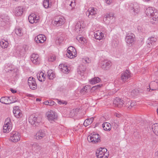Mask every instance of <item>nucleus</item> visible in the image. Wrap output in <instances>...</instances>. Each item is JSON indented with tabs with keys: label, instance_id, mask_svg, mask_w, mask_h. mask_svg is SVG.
<instances>
[{
	"label": "nucleus",
	"instance_id": "20",
	"mask_svg": "<svg viewBox=\"0 0 158 158\" xmlns=\"http://www.w3.org/2000/svg\"><path fill=\"white\" fill-rule=\"evenodd\" d=\"M45 135V131L43 130H40L36 133L35 135V138L37 140L41 139L44 137Z\"/></svg>",
	"mask_w": 158,
	"mask_h": 158
},
{
	"label": "nucleus",
	"instance_id": "30",
	"mask_svg": "<svg viewBox=\"0 0 158 158\" xmlns=\"http://www.w3.org/2000/svg\"><path fill=\"white\" fill-rule=\"evenodd\" d=\"M102 127L105 131H110L111 130V126L110 124L107 122H105L102 124Z\"/></svg>",
	"mask_w": 158,
	"mask_h": 158
},
{
	"label": "nucleus",
	"instance_id": "53",
	"mask_svg": "<svg viewBox=\"0 0 158 158\" xmlns=\"http://www.w3.org/2000/svg\"><path fill=\"white\" fill-rule=\"evenodd\" d=\"M55 102L53 101H49L48 105L52 106L54 105Z\"/></svg>",
	"mask_w": 158,
	"mask_h": 158
},
{
	"label": "nucleus",
	"instance_id": "9",
	"mask_svg": "<svg viewBox=\"0 0 158 158\" xmlns=\"http://www.w3.org/2000/svg\"><path fill=\"white\" fill-rule=\"evenodd\" d=\"M28 83L30 88L32 90H35L37 88V85L35 78L30 77L28 80Z\"/></svg>",
	"mask_w": 158,
	"mask_h": 158
},
{
	"label": "nucleus",
	"instance_id": "1",
	"mask_svg": "<svg viewBox=\"0 0 158 158\" xmlns=\"http://www.w3.org/2000/svg\"><path fill=\"white\" fill-rule=\"evenodd\" d=\"M89 142L96 143L101 141L100 136L97 133H92L89 135L87 138Z\"/></svg>",
	"mask_w": 158,
	"mask_h": 158
},
{
	"label": "nucleus",
	"instance_id": "46",
	"mask_svg": "<svg viewBox=\"0 0 158 158\" xmlns=\"http://www.w3.org/2000/svg\"><path fill=\"white\" fill-rule=\"evenodd\" d=\"M69 2H70V4H69V6H71L72 8L74 7L75 5V2H73L71 0H66V3H69Z\"/></svg>",
	"mask_w": 158,
	"mask_h": 158
},
{
	"label": "nucleus",
	"instance_id": "8",
	"mask_svg": "<svg viewBox=\"0 0 158 158\" xmlns=\"http://www.w3.org/2000/svg\"><path fill=\"white\" fill-rule=\"evenodd\" d=\"M20 135L19 132L13 131L10 133V139L13 142H17L20 139Z\"/></svg>",
	"mask_w": 158,
	"mask_h": 158
},
{
	"label": "nucleus",
	"instance_id": "21",
	"mask_svg": "<svg viewBox=\"0 0 158 158\" xmlns=\"http://www.w3.org/2000/svg\"><path fill=\"white\" fill-rule=\"evenodd\" d=\"M46 40L45 36L44 35H39L35 37V40L37 43H43Z\"/></svg>",
	"mask_w": 158,
	"mask_h": 158
},
{
	"label": "nucleus",
	"instance_id": "26",
	"mask_svg": "<svg viewBox=\"0 0 158 158\" xmlns=\"http://www.w3.org/2000/svg\"><path fill=\"white\" fill-rule=\"evenodd\" d=\"M23 13V9L21 6H18L15 8V16H21Z\"/></svg>",
	"mask_w": 158,
	"mask_h": 158
},
{
	"label": "nucleus",
	"instance_id": "17",
	"mask_svg": "<svg viewBox=\"0 0 158 158\" xmlns=\"http://www.w3.org/2000/svg\"><path fill=\"white\" fill-rule=\"evenodd\" d=\"M9 19V16L5 15H2L0 17V25L3 27L6 25V22H8Z\"/></svg>",
	"mask_w": 158,
	"mask_h": 158
},
{
	"label": "nucleus",
	"instance_id": "40",
	"mask_svg": "<svg viewBox=\"0 0 158 158\" xmlns=\"http://www.w3.org/2000/svg\"><path fill=\"white\" fill-rule=\"evenodd\" d=\"M43 5L45 8H48L51 6V4H49V0H44L43 3Z\"/></svg>",
	"mask_w": 158,
	"mask_h": 158
},
{
	"label": "nucleus",
	"instance_id": "59",
	"mask_svg": "<svg viewBox=\"0 0 158 158\" xmlns=\"http://www.w3.org/2000/svg\"><path fill=\"white\" fill-rule=\"evenodd\" d=\"M11 91L13 93H15L16 92V90H14L13 89H10Z\"/></svg>",
	"mask_w": 158,
	"mask_h": 158
},
{
	"label": "nucleus",
	"instance_id": "32",
	"mask_svg": "<svg viewBox=\"0 0 158 158\" xmlns=\"http://www.w3.org/2000/svg\"><path fill=\"white\" fill-rule=\"evenodd\" d=\"M37 76L38 79L39 81L42 82L45 80V76L44 75L43 73L41 72L40 74H37Z\"/></svg>",
	"mask_w": 158,
	"mask_h": 158
},
{
	"label": "nucleus",
	"instance_id": "19",
	"mask_svg": "<svg viewBox=\"0 0 158 158\" xmlns=\"http://www.w3.org/2000/svg\"><path fill=\"white\" fill-rule=\"evenodd\" d=\"M86 69V67L82 65H80L78 67L77 69V73L78 74L80 75V76H81V77H82L81 78L84 77V74Z\"/></svg>",
	"mask_w": 158,
	"mask_h": 158
},
{
	"label": "nucleus",
	"instance_id": "52",
	"mask_svg": "<svg viewBox=\"0 0 158 158\" xmlns=\"http://www.w3.org/2000/svg\"><path fill=\"white\" fill-rule=\"evenodd\" d=\"M135 102L132 101H131V104L130 106V107H129L130 109H131V108H132L134 106H135Z\"/></svg>",
	"mask_w": 158,
	"mask_h": 158
},
{
	"label": "nucleus",
	"instance_id": "57",
	"mask_svg": "<svg viewBox=\"0 0 158 158\" xmlns=\"http://www.w3.org/2000/svg\"><path fill=\"white\" fill-rule=\"evenodd\" d=\"M38 17H36H36L35 18H34V20L35 21H37V22H38Z\"/></svg>",
	"mask_w": 158,
	"mask_h": 158
},
{
	"label": "nucleus",
	"instance_id": "10",
	"mask_svg": "<svg viewBox=\"0 0 158 158\" xmlns=\"http://www.w3.org/2000/svg\"><path fill=\"white\" fill-rule=\"evenodd\" d=\"M135 35L131 33H128L126 36V40L127 43L128 44H132L135 41Z\"/></svg>",
	"mask_w": 158,
	"mask_h": 158
},
{
	"label": "nucleus",
	"instance_id": "47",
	"mask_svg": "<svg viewBox=\"0 0 158 158\" xmlns=\"http://www.w3.org/2000/svg\"><path fill=\"white\" fill-rule=\"evenodd\" d=\"M56 57L55 55H53L49 58L48 60L49 61L52 62L56 60Z\"/></svg>",
	"mask_w": 158,
	"mask_h": 158
},
{
	"label": "nucleus",
	"instance_id": "38",
	"mask_svg": "<svg viewBox=\"0 0 158 158\" xmlns=\"http://www.w3.org/2000/svg\"><path fill=\"white\" fill-rule=\"evenodd\" d=\"M101 80L100 78L98 77H94L92 79L89 80L90 83L92 84H94L96 83H98L100 82Z\"/></svg>",
	"mask_w": 158,
	"mask_h": 158
},
{
	"label": "nucleus",
	"instance_id": "24",
	"mask_svg": "<svg viewBox=\"0 0 158 158\" xmlns=\"http://www.w3.org/2000/svg\"><path fill=\"white\" fill-rule=\"evenodd\" d=\"M129 8L132 14H135L139 12V6L138 5L135 6L134 5H131Z\"/></svg>",
	"mask_w": 158,
	"mask_h": 158
},
{
	"label": "nucleus",
	"instance_id": "36",
	"mask_svg": "<svg viewBox=\"0 0 158 158\" xmlns=\"http://www.w3.org/2000/svg\"><path fill=\"white\" fill-rule=\"evenodd\" d=\"M8 44V41L4 40L3 39L0 42V45L2 48H7Z\"/></svg>",
	"mask_w": 158,
	"mask_h": 158
},
{
	"label": "nucleus",
	"instance_id": "16",
	"mask_svg": "<svg viewBox=\"0 0 158 158\" xmlns=\"http://www.w3.org/2000/svg\"><path fill=\"white\" fill-rule=\"evenodd\" d=\"M32 150L35 152H38L41 149V147L40 144L37 143H34L31 144Z\"/></svg>",
	"mask_w": 158,
	"mask_h": 158
},
{
	"label": "nucleus",
	"instance_id": "43",
	"mask_svg": "<svg viewBox=\"0 0 158 158\" xmlns=\"http://www.w3.org/2000/svg\"><path fill=\"white\" fill-rule=\"evenodd\" d=\"M152 16V17L153 20L156 21L158 18V12L156 11L154 12Z\"/></svg>",
	"mask_w": 158,
	"mask_h": 158
},
{
	"label": "nucleus",
	"instance_id": "31",
	"mask_svg": "<svg viewBox=\"0 0 158 158\" xmlns=\"http://www.w3.org/2000/svg\"><path fill=\"white\" fill-rule=\"evenodd\" d=\"M152 129L156 135L158 136V123H156L152 125Z\"/></svg>",
	"mask_w": 158,
	"mask_h": 158
},
{
	"label": "nucleus",
	"instance_id": "4",
	"mask_svg": "<svg viewBox=\"0 0 158 158\" xmlns=\"http://www.w3.org/2000/svg\"><path fill=\"white\" fill-rule=\"evenodd\" d=\"M67 56L69 58H73L77 56L76 49L73 47L71 46L69 47L67 50Z\"/></svg>",
	"mask_w": 158,
	"mask_h": 158
},
{
	"label": "nucleus",
	"instance_id": "56",
	"mask_svg": "<svg viewBox=\"0 0 158 158\" xmlns=\"http://www.w3.org/2000/svg\"><path fill=\"white\" fill-rule=\"evenodd\" d=\"M43 103L44 104L48 105L49 101H45L43 102Z\"/></svg>",
	"mask_w": 158,
	"mask_h": 158
},
{
	"label": "nucleus",
	"instance_id": "15",
	"mask_svg": "<svg viewBox=\"0 0 158 158\" xmlns=\"http://www.w3.org/2000/svg\"><path fill=\"white\" fill-rule=\"evenodd\" d=\"M83 23L84 21L82 20H80L77 23L75 27V30L76 32L80 33L81 30V28L82 27V28H84L83 25Z\"/></svg>",
	"mask_w": 158,
	"mask_h": 158
},
{
	"label": "nucleus",
	"instance_id": "23",
	"mask_svg": "<svg viewBox=\"0 0 158 158\" xmlns=\"http://www.w3.org/2000/svg\"><path fill=\"white\" fill-rule=\"evenodd\" d=\"M151 85H152L153 87L152 88L149 86V88H148L147 91H150V90H156L158 89V80H156L154 81L151 82Z\"/></svg>",
	"mask_w": 158,
	"mask_h": 158
},
{
	"label": "nucleus",
	"instance_id": "2",
	"mask_svg": "<svg viewBox=\"0 0 158 158\" xmlns=\"http://www.w3.org/2000/svg\"><path fill=\"white\" fill-rule=\"evenodd\" d=\"M41 118L40 116L36 115L34 117L31 116L29 118L30 123L34 126H38L41 122Z\"/></svg>",
	"mask_w": 158,
	"mask_h": 158
},
{
	"label": "nucleus",
	"instance_id": "28",
	"mask_svg": "<svg viewBox=\"0 0 158 158\" xmlns=\"http://www.w3.org/2000/svg\"><path fill=\"white\" fill-rule=\"evenodd\" d=\"M113 15L111 14H108L104 16L103 20L106 23L108 24L110 23V20L113 19Z\"/></svg>",
	"mask_w": 158,
	"mask_h": 158
},
{
	"label": "nucleus",
	"instance_id": "3",
	"mask_svg": "<svg viewBox=\"0 0 158 158\" xmlns=\"http://www.w3.org/2000/svg\"><path fill=\"white\" fill-rule=\"evenodd\" d=\"M131 77V72L127 69L121 72L120 78L123 82H124L128 81Z\"/></svg>",
	"mask_w": 158,
	"mask_h": 158
},
{
	"label": "nucleus",
	"instance_id": "25",
	"mask_svg": "<svg viewBox=\"0 0 158 158\" xmlns=\"http://www.w3.org/2000/svg\"><path fill=\"white\" fill-rule=\"evenodd\" d=\"M0 102L2 103L6 104H9L13 102H12L10 100V97H4L1 98L0 99Z\"/></svg>",
	"mask_w": 158,
	"mask_h": 158
},
{
	"label": "nucleus",
	"instance_id": "11",
	"mask_svg": "<svg viewBox=\"0 0 158 158\" xmlns=\"http://www.w3.org/2000/svg\"><path fill=\"white\" fill-rule=\"evenodd\" d=\"M97 9L93 8H89L86 12V15L89 18L92 19L95 17L97 14Z\"/></svg>",
	"mask_w": 158,
	"mask_h": 158
},
{
	"label": "nucleus",
	"instance_id": "42",
	"mask_svg": "<svg viewBox=\"0 0 158 158\" xmlns=\"http://www.w3.org/2000/svg\"><path fill=\"white\" fill-rule=\"evenodd\" d=\"M15 32L19 36H22L23 35L22 29L20 28H17L15 29Z\"/></svg>",
	"mask_w": 158,
	"mask_h": 158
},
{
	"label": "nucleus",
	"instance_id": "18",
	"mask_svg": "<svg viewBox=\"0 0 158 158\" xmlns=\"http://www.w3.org/2000/svg\"><path fill=\"white\" fill-rule=\"evenodd\" d=\"M31 60L34 64H37L40 63V60L37 54L33 53L31 55Z\"/></svg>",
	"mask_w": 158,
	"mask_h": 158
},
{
	"label": "nucleus",
	"instance_id": "13",
	"mask_svg": "<svg viewBox=\"0 0 158 158\" xmlns=\"http://www.w3.org/2000/svg\"><path fill=\"white\" fill-rule=\"evenodd\" d=\"M114 106L118 108H121L124 104V101L119 98H116L113 101Z\"/></svg>",
	"mask_w": 158,
	"mask_h": 158
},
{
	"label": "nucleus",
	"instance_id": "29",
	"mask_svg": "<svg viewBox=\"0 0 158 158\" xmlns=\"http://www.w3.org/2000/svg\"><path fill=\"white\" fill-rule=\"evenodd\" d=\"M94 37L96 39L100 40L104 37V35L102 32L98 31L94 34Z\"/></svg>",
	"mask_w": 158,
	"mask_h": 158
},
{
	"label": "nucleus",
	"instance_id": "14",
	"mask_svg": "<svg viewBox=\"0 0 158 158\" xmlns=\"http://www.w3.org/2000/svg\"><path fill=\"white\" fill-rule=\"evenodd\" d=\"M13 113L15 116L17 118H20L23 116L21 111L19 109V107L17 106L14 107Z\"/></svg>",
	"mask_w": 158,
	"mask_h": 158
},
{
	"label": "nucleus",
	"instance_id": "48",
	"mask_svg": "<svg viewBox=\"0 0 158 158\" xmlns=\"http://www.w3.org/2000/svg\"><path fill=\"white\" fill-rule=\"evenodd\" d=\"M23 52V51L22 47L20 46L19 47H18V48L17 49V52L18 54H20Z\"/></svg>",
	"mask_w": 158,
	"mask_h": 158
},
{
	"label": "nucleus",
	"instance_id": "50",
	"mask_svg": "<svg viewBox=\"0 0 158 158\" xmlns=\"http://www.w3.org/2000/svg\"><path fill=\"white\" fill-rule=\"evenodd\" d=\"M102 86V85H98L96 86H93L92 87V89L93 90H95L96 89H98L100 88Z\"/></svg>",
	"mask_w": 158,
	"mask_h": 158
},
{
	"label": "nucleus",
	"instance_id": "37",
	"mask_svg": "<svg viewBox=\"0 0 158 158\" xmlns=\"http://www.w3.org/2000/svg\"><path fill=\"white\" fill-rule=\"evenodd\" d=\"M157 40V39L154 37L152 36L151 37L148 38L147 43L148 44H152V43H155Z\"/></svg>",
	"mask_w": 158,
	"mask_h": 158
},
{
	"label": "nucleus",
	"instance_id": "44",
	"mask_svg": "<svg viewBox=\"0 0 158 158\" xmlns=\"http://www.w3.org/2000/svg\"><path fill=\"white\" fill-rule=\"evenodd\" d=\"M138 91L137 90L134 89L131 92V94L132 97H135L138 94Z\"/></svg>",
	"mask_w": 158,
	"mask_h": 158
},
{
	"label": "nucleus",
	"instance_id": "51",
	"mask_svg": "<svg viewBox=\"0 0 158 158\" xmlns=\"http://www.w3.org/2000/svg\"><path fill=\"white\" fill-rule=\"evenodd\" d=\"M58 103L59 104H66L67 103V102H66L61 100L58 101Z\"/></svg>",
	"mask_w": 158,
	"mask_h": 158
},
{
	"label": "nucleus",
	"instance_id": "54",
	"mask_svg": "<svg viewBox=\"0 0 158 158\" xmlns=\"http://www.w3.org/2000/svg\"><path fill=\"white\" fill-rule=\"evenodd\" d=\"M106 3L108 4H110L112 2V0H105Z\"/></svg>",
	"mask_w": 158,
	"mask_h": 158
},
{
	"label": "nucleus",
	"instance_id": "41",
	"mask_svg": "<svg viewBox=\"0 0 158 158\" xmlns=\"http://www.w3.org/2000/svg\"><path fill=\"white\" fill-rule=\"evenodd\" d=\"M90 86L88 85L85 86L83 88H82L80 91L81 93L83 94H85L87 92L88 89H89Z\"/></svg>",
	"mask_w": 158,
	"mask_h": 158
},
{
	"label": "nucleus",
	"instance_id": "5",
	"mask_svg": "<svg viewBox=\"0 0 158 158\" xmlns=\"http://www.w3.org/2000/svg\"><path fill=\"white\" fill-rule=\"evenodd\" d=\"M107 149L105 148H100L97 150L96 153V156L98 158H106L108 157L109 154L105 152Z\"/></svg>",
	"mask_w": 158,
	"mask_h": 158
},
{
	"label": "nucleus",
	"instance_id": "34",
	"mask_svg": "<svg viewBox=\"0 0 158 158\" xmlns=\"http://www.w3.org/2000/svg\"><path fill=\"white\" fill-rule=\"evenodd\" d=\"M48 77L50 80L53 79L55 77V75L54 73L52 72V70H49L47 73Z\"/></svg>",
	"mask_w": 158,
	"mask_h": 158
},
{
	"label": "nucleus",
	"instance_id": "58",
	"mask_svg": "<svg viewBox=\"0 0 158 158\" xmlns=\"http://www.w3.org/2000/svg\"><path fill=\"white\" fill-rule=\"evenodd\" d=\"M115 116L118 118H119L120 117V115L118 113H115Z\"/></svg>",
	"mask_w": 158,
	"mask_h": 158
},
{
	"label": "nucleus",
	"instance_id": "55",
	"mask_svg": "<svg viewBox=\"0 0 158 158\" xmlns=\"http://www.w3.org/2000/svg\"><path fill=\"white\" fill-rule=\"evenodd\" d=\"M137 28L138 30L139 31H142V29H141V27H140V26H138L137 27Z\"/></svg>",
	"mask_w": 158,
	"mask_h": 158
},
{
	"label": "nucleus",
	"instance_id": "12",
	"mask_svg": "<svg viewBox=\"0 0 158 158\" xmlns=\"http://www.w3.org/2000/svg\"><path fill=\"white\" fill-rule=\"evenodd\" d=\"M48 119L50 121L54 120L56 119L57 117V115L56 114L55 112L53 110H50L48 111L46 114Z\"/></svg>",
	"mask_w": 158,
	"mask_h": 158
},
{
	"label": "nucleus",
	"instance_id": "64",
	"mask_svg": "<svg viewBox=\"0 0 158 158\" xmlns=\"http://www.w3.org/2000/svg\"><path fill=\"white\" fill-rule=\"evenodd\" d=\"M88 61H89V59H88Z\"/></svg>",
	"mask_w": 158,
	"mask_h": 158
},
{
	"label": "nucleus",
	"instance_id": "6",
	"mask_svg": "<svg viewBox=\"0 0 158 158\" xmlns=\"http://www.w3.org/2000/svg\"><path fill=\"white\" fill-rule=\"evenodd\" d=\"M11 120L10 118H8L5 121V124L3 127V132L4 133H8L11 130Z\"/></svg>",
	"mask_w": 158,
	"mask_h": 158
},
{
	"label": "nucleus",
	"instance_id": "63",
	"mask_svg": "<svg viewBox=\"0 0 158 158\" xmlns=\"http://www.w3.org/2000/svg\"><path fill=\"white\" fill-rule=\"evenodd\" d=\"M156 154H157V155L158 156V151H157Z\"/></svg>",
	"mask_w": 158,
	"mask_h": 158
},
{
	"label": "nucleus",
	"instance_id": "61",
	"mask_svg": "<svg viewBox=\"0 0 158 158\" xmlns=\"http://www.w3.org/2000/svg\"><path fill=\"white\" fill-rule=\"evenodd\" d=\"M84 61L85 63H89V62L87 61V60H85Z\"/></svg>",
	"mask_w": 158,
	"mask_h": 158
},
{
	"label": "nucleus",
	"instance_id": "22",
	"mask_svg": "<svg viewBox=\"0 0 158 158\" xmlns=\"http://www.w3.org/2000/svg\"><path fill=\"white\" fill-rule=\"evenodd\" d=\"M111 64L110 61L105 60L101 62L100 66L103 69L107 70L109 68Z\"/></svg>",
	"mask_w": 158,
	"mask_h": 158
},
{
	"label": "nucleus",
	"instance_id": "45",
	"mask_svg": "<svg viewBox=\"0 0 158 158\" xmlns=\"http://www.w3.org/2000/svg\"><path fill=\"white\" fill-rule=\"evenodd\" d=\"M131 104V101H130L129 99L127 100L126 103H125L124 105L125 106L127 107L128 108L130 109V106Z\"/></svg>",
	"mask_w": 158,
	"mask_h": 158
},
{
	"label": "nucleus",
	"instance_id": "62",
	"mask_svg": "<svg viewBox=\"0 0 158 158\" xmlns=\"http://www.w3.org/2000/svg\"><path fill=\"white\" fill-rule=\"evenodd\" d=\"M157 114L158 115V109L157 110Z\"/></svg>",
	"mask_w": 158,
	"mask_h": 158
},
{
	"label": "nucleus",
	"instance_id": "39",
	"mask_svg": "<svg viewBox=\"0 0 158 158\" xmlns=\"http://www.w3.org/2000/svg\"><path fill=\"white\" fill-rule=\"evenodd\" d=\"M146 12L148 16H152L153 15V14L154 11L152 8L149 7L146 9Z\"/></svg>",
	"mask_w": 158,
	"mask_h": 158
},
{
	"label": "nucleus",
	"instance_id": "33",
	"mask_svg": "<svg viewBox=\"0 0 158 158\" xmlns=\"http://www.w3.org/2000/svg\"><path fill=\"white\" fill-rule=\"evenodd\" d=\"M36 17V15L34 14H31L28 17V20L29 22L31 23H37V21L34 20V18Z\"/></svg>",
	"mask_w": 158,
	"mask_h": 158
},
{
	"label": "nucleus",
	"instance_id": "7",
	"mask_svg": "<svg viewBox=\"0 0 158 158\" xmlns=\"http://www.w3.org/2000/svg\"><path fill=\"white\" fill-rule=\"evenodd\" d=\"M65 22V20L64 17L58 16L54 19L53 25L56 27L60 26L63 25Z\"/></svg>",
	"mask_w": 158,
	"mask_h": 158
},
{
	"label": "nucleus",
	"instance_id": "60",
	"mask_svg": "<svg viewBox=\"0 0 158 158\" xmlns=\"http://www.w3.org/2000/svg\"><path fill=\"white\" fill-rule=\"evenodd\" d=\"M36 101H41V100L40 98H37L36 99Z\"/></svg>",
	"mask_w": 158,
	"mask_h": 158
},
{
	"label": "nucleus",
	"instance_id": "27",
	"mask_svg": "<svg viewBox=\"0 0 158 158\" xmlns=\"http://www.w3.org/2000/svg\"><path fill=\"white\" fill-rule=\"evenodd\" d=\"M59 68L62 72L65 73H67L69 71L68 67L65 64H60L59 65Z\"/></svg>",
	"mask_w": 158,
	"mask_h": 158
},
{
	"label": "nucleus",
	"instance_id": "35",
	"mask_svg": "<svg viewBox=\"0 0 158 158\" xmlns=\"http://www.w3.org/2000/svg\"><path fill=\"white\" fill-rule=\"evenodd\" d=\"M94 120V118H89L85 120L84 125L85 127L90 125L91 124Z\"/></svg>",
	"mask_w": 158,
	"mask_h": 158
},
{
	"label": "nucleus",
	"instance_id": "49",
	"mask_svg": "<svg viewBox=\"0 0 158 158\" xmlns=\"http://www.w3.org/2000/svg\"><path fill=\"white\" fill-rule=\"evenodd\" d=\"M76 39L77 40L81 41L84 42L85 40V39L83 38V37H80V36H77Z\"/></svg>",
	"mask_w": 158,
	"mask_h": 158
}]
</instances>
